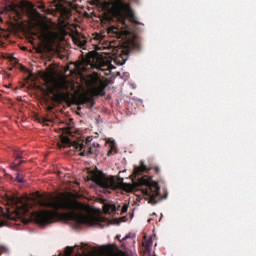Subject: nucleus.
Returning <instances> with one entry per match:
<instances>
[{"label": "nucleus", "instance_id": "f257e3e1", "mask_svg": "<svg viewBox=\"0 0 256 256\" xmlns=\"http://www.w3.org/2000/svg\"><path fill=\"white\" fill-rule=\"evenodd\" d=\"M40 207H46L53 210H43L34 213V221L38 225L45 227V225H51L59 221L61 214L59 209L64 211H69L62 214V217L66 221H74L77 225H88L93 227V225H99L105 221V218L101 216H95L93 214H85L84 211H87L89 207L77 200L73 199H51V198H42L39 200Z\"/></svg>", "mask_w": 256, "mask_h": 256}, {"label": "nucleus", "instance_id": "f03ea898", "mask_svg": "<svg viewBox=\"0 0 256 256\" xmlns=\"http://www.w3.org/2000/svg\"><path fill=\"white\" fill-rule=\"evenodd\" d=\"M109 13L112 15L111 19H115L120 25L110 26L108 28V35H113L116 39H121L129 34L127 30V19H133L134 14L131 5L125 0H112L109 2Z\"/></svg>", "mask_w": 256, "mask_h": 256}, {"label": "nucleus", "instance_id": "7ed1b4c3", "mask_svg": "<svg viewBox=\"0 0 256 256\" xmlns=\"http://www.w3.org/2000/svg\"><path fill=\"white\" fill-rule=\"evenodd\" d=\"M141 191L142 195L145 197H149L150 203L154 205L159 203L161 199H165L167 195L164 197L161 196V188L159 187V183L153 181V178L145 175L139 179L132 178V184H124V191L127 193H131V191Z\"/></svg>", "mask_w": 256, "mask_h": 256}, {"label": "nucleus", "instance_id": "20e7f679", "mask_svg": "<svg viewBox=\"0 0 256 256\" xmlns=\"http://www.w3.org/2000/svg\"><path fill=\"white\" fill-rule=\"evenodd\" d=\"M87 85L91 88L92 96L87 94H82L78 97L77 103L78 105H82V107H88L91 109L95 105V98L94 97H105L107 89V83L101 80V77L97 73H94L90 76L89 80L87 81Z\"/></svg>", "mask_w": 256, "mask_h": 256}, {"label": "nucleus", "instance_id": "39448f33", "mask_svg": "<svg viewBox=\"0 0 256 256\" xmlns=\"http://www.w3.org/2000/svg\"><path fill=\"white\" fill-rule=\"evenodd\" d=\"M72 145L77 151H80L81 157H88V155H97L99 151L97 150V147H100L99 143L91 144V137H88L86 140L73 142Z\"/></svg>", "mask_w": 256, "mask_h": 256}, {"label": "nucleus", "instance_id": "423d86ee", "mask_svg": "<svg viewBox=\"0 0 256 256\" xmlns=\"http://www.w3.org/2000/svg\"><path fill=\"white\" fill-rule=\"evenodd\" d=\"M90 179L102 189H110L111 191H113L117 189V187H119V184L115 181V177L113 176L107 177L105 176V174L92 172L90 174Z\"/></svg>", "mask_w": 256, "mask_h": 256}, {"label": "nucleus", "instance_id": "0eeeda50", "mask_svg": "<svg viewBox=\"0 0 256 256\" xmlns=\"http://www.w3.org/2000/svg\"><path fill=\"white\" fill-rule=\"evenodd\" d=\"M135 49L137 51L141 49V45L139 44V42L135 40H128L125 43L124 47L118 50L119 58L115 59V62L117 63V65H125V61H127V57H129V53H131V51Z\"/></svg>", "mask_w": 256, "mask_h": 256}, {"label": "nucleus", "instance_id": "6e6552de", "mask_svg": "<svg viewBox=\"0 0 256 256\" xmlns=\"http://www.w3.org/2000/svg\"><path fill=\"white\" fill-rule=\"evenodd\" d=\"M6 201L7 205L14 208V213H16L17 217H25L29 213V209H31L29 204L23 203L21 198L15 196H7Z\"/></svg>", "mask_w": 256, "mask_h": 256}, {"label": "nucleus", "instance_id": "1a4fd4ad", "mask_svg": "<svg viewBox=\"0 0 256 256\" xmlns=\"http://www.w3.org/2000/svg\"><path fill=\"white\" fill-rule=\"evenodd\" d=\"M39 37L49 43L50 45L55 43L59 39V33L51 30V26L47 23H43L38 29Z\"/></svg>", "mask_w": 256, "mask_h": 256}, {"label": "nucleus", "instance_id": "9d476101", "mask_svg": "<svg viewBox=\"0 0 256 256\" xmlns=\"http://www.w3.org/2000/svg\"><path fill=\"white\" fill-rule=\"evenodd\" d=\"M150 171H151V168L145 165V162L141 160L140 165L134 167L132 177L134 179H137V177H139L140 175H143V173H149Z\"/></svg>", "mask_w": 256, "mask_h": 256}, {"label": "nucleus", "instance_id": "9b49d317", "mask_svg": "<svg viewBox=\"0 0 256 256\" xmlns=\"http://www.w3.org/2000/svg\"><path fill=\"white\" fill-rule=\"evenodd\" d=\"M61 131H62V134L60 135L61 144L63 145V147H69L72 142H71V139H69L65 135H71V129L63 128Z\"/></svg>", "mask_w": 256, "mask_h": 256}, {"label": "nucleus", "instance_id": "f8f14e48", "mask_svg": "<svg viewBox=\"0 0 256 256\" xmlns=\"http://www.w3.org/2000/svg\"><path fill=\"white\" fill-rule=\"evenodd\" d=\"M22 163H25V160H21L18 163L14 162L13 164L10 165L11 169H13V171H17V167H19V165H21Z\"/></svg>", "mask_w": 256, "mask_h": 256}, {"label": "nucleus", "instance_id": "ddd939ff", "mask_svg": "<svg viewBox=\"0 0 256 256\" xmlns=\"http://www.w3.org/2000/svg\"><path fill=\"white\" fill-rule=\"evenodd\" d=\"M14 157L15 159H23V152L19 151V150H14Z\"/></svg>", "mask_w": 256, "mask_h": 256}, {"label": "nucleus", "instance_id": "4468645a", "mask_svg": "<svg viewBox=\"0 0 256 256\" xmlns=\"http://www.w3.org/2000/svg\"><path fill=\"white\" fill-rule=\"evenodd\" d=\"M9 253V248L5 247V246H0V256L1 255H8Z\"/></svg>", "mask_w": 256, "mask_h": 256}, {"label": "nucleus", "instance_id": "2eb2a0df", "mask_svg": "<svg viewBox=\"0 0 256 256\" xmlns=\"http://www.w3.org/2000/svg\"><path fill=\"white\" fill-rule=\"evenodd\" d=\"M16 180L18 181V183H23V181H25L23 179V174H21V172L17 173Z\"/></svg>", "mask_w": 256, "mask_h": 256}, {"label": "nucleus", "instance_id": "dca6fc26", "mask_svg": "<svg viewBox=\"0 0 256 256\" xmlns=\"http://www.w3.org/2000/svg\"><path fill=\"white\" fill-rule=\"evenodd\" d=\"M6 11H16L15 4H10L8 6H5Z\"/></svg>", "mask_w": 256, "mask_h": 256}, {"label": "nucleus", "instance_id": "f3484780", "mask_svg": "<svg viewBox=\"0 0 256 256\" xmlns=\"http://www.w3.org/2000/svg\"><path fill=\"white\" fill-rule=\"evenodd\" d=\"M143 245L146 249H149V247L153 245V240H148L147 242H144Z\"/></svg>", "mask_w": 256, "mask_h": 256}, {"label": "nucleus", "instance_id": "a211bd4d", "mask_svg": "<svg viewBox=\"0 0 256 256\" xmlns=\"http://www.w3.org/2000/svg\"><path fill=\"white\" fill-rule=\"evenodd\" d=\"M100 67H111V61H102V64L100 65Z\"/></svg>", "mask_w": 256, "mask_h": 256}, {"label": "nucleus", "instance_id": "6ab92c4d", "mask_svg": "<svg viewBox=\"0 0 256 256\" xmlns=\"http://www.w3.org/2000/svg\"><path fill=\"white\" fill-rule=\"evenodd\" d=\"M128 209H129V206L124 205V206L122 207L121 213H127Z\"/></svg>", "mask_w": 256, "mask_h": 256}, {"label": "nucleus", "instance_id": "aec40b11", "mask_svg": "<svg viewBox=\"0 0 256 256\" xmlns=\"http://www.w3.org/2000/svg\"><path fill=\"white\" fill-rule=\"evenodd\" d=\"M154 170H155L156 175H159V173H161V168H159L157 166L154 168Z\"/></svg>", "mask_w": 256, "mask_h": 256}, {"label": "nucleus", "instance_id": "412c9836", "mask_svg": "<svg viewBox=\"0 0 256 256\" xmlns=\"http://www.w3.org/2000/svg\"><path fill=\"white\" fill-rule=\"evenodd\" d=\"M7 225V221H0V227H5Z\"/></svg>", "mask_w": 256, "mask_h": 256}, {"label": "nucleus", "instance_id": "4be33fe9", "mask_svg": "<svg viewBox=\"0 0 256 256\" xmlns=\"http://www.w3.org/2000/svg\"><path fill=\"white\" fill-rule=\"evenodd\" d=\"M81 249H91L89 245H82Z\"/></svg>", "mask_w": 256, "mask_h": 256}, {"label": "nucleus", "instance_id": "5701e85b", "mask_svg": "<svg viewBox=\"0 0 256 256\" xmlns=\"http://www.w3.org/2000/svg\"><path fill=\"white\" fill-rule=\"evenodd\" d=\"M56 99H63V94H57Z\"/></svg>", "mask_w": 256, "mask_h": 256}, {"label": "nucleus", "instance_id": "b1692460", "mask_svg": "<svg viewBox=\"0 0 256 256\" xmlns=\"http://www.w3.org/2000/svg\"><path fill=\"white\" fill-rule=\"evenodd\" d=\"M60 87H61V89H67V85L66 84H60Z\"/></svg>", "mask_w": 256, "mask_h": 256}, {"label": "nucleus", "instance_id": "393cba45", "mask_svg": "<svg viewBox=\"0 0 256 256\" xmlns=\"http://www.w3.org/2000/svg\"><path fill=\"white\" fill-rule=\"evenodd\" d=\"M49 119L42 118V123H48Z\"/></svg>", "mask_w": 256, "mask_h": 256}, {"label": "nucleus", "instance_id": "a878e982", "mask_svg": "<svg viewBox=\"0 0 256 256\" xmlns=\"http://www.w3.org/2000/svg\"><path fill=\"white\" fill-rule=\"evenodd\" d=\"M64 0H54V3H63Z\"/></svg>", "mask_w": 256, "mask_h": 256}, {"label": "nucleus", "instance_id": "bb28decb", "mask_svg": "<svg viewBox=\"0 0 256 256\" xmlns=\"http://www.w3.org/2000/svg\"><path fill=\"white\" fill-rule=\"evenodd\" d=\"M95 39H97V40L101 39V35L97 34Z\"/></svg>", "mask_w": 256, "mask_h": 256}, {"label": "nucleus", "instance_id": "cd10ccee", "mask_svg": "<svg viewBox=\"0 0 256 256\" xmlns=\"http://www.w3.org/2000/svg\"><path fill=\"white\" fill-rule=\"evenodd\" d=\"M109 153H111V151L108 152V155H109Z\"/></svg>", "mask_w": 256, "mask_h": 256}]
</instances>
